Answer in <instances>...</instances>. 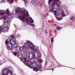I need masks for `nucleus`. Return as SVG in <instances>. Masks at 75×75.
Returning <instances> with one entry per match:
<instances>
[{
    "mask_svg": "<svg viewBox=\"0 0 75 75\" xmlns=\"http://www.w3.org/2000/svg\"><path fill=\"white\" fill-rule=\"evenodd\" d=\"M26 44L25 43L24 45L23 46V47L24 48L22 49L21 51L23 52L24 54H26L27 52V50L25 49H27L28 48V47L29 48H31L32 50V51L34 52L37 51L39 50V47L38 46H35L33 44V43H31L29 41H26Z\"/></svg>",
    "mask_w": 75,
    "mask_h": 75,
    "instance_id": "nucleus-1",
    "label": "nucleus"
},
{
    "mask_svg": "<svg viewBox=\"0 0 75 75\" xmlns=\"http://www.w3.org/2000/svg\"><path fill=\"white\" fill-rule=\"evenodd\" d=\"M16 10L15 14L18 13H19V15L22 14L21 16H20L19 17V19L21 20V21H24V19L26 17V16L27 17L29 16L28 11L25 10V9L22 8L21 10V8L18 7L16 8Z\"/></svg>",
    "mask_w": 75,
    "mask_h": 75,
    "instance_id": "nucleus-2",
    "label": "nucleus"
},
{
    "mask_svg": "<svg viewBox=\"0 0 75 75\" xmlns=\"http://www.w3.org/2000/svg\"><path fill=\"white\" fill-rule=\"evenodd\" d=\"M9 41L11 43L8 44L9 42L7 40H6L5 41V44L7 45V48L8 50H12L13 45H14V47L15 48L18 47V44L16 43V40H14L13 39H10Z\"/></svg>",
    "mask_w": 75,
    "mask_h": 75,
    "instance_id": "nucleus-3",
    "label": "nucleus"
},
{
    "mask_svg": "<svg viewBox=\"0 0 75 75\" xmlns=\"http://www.w3.org/2000/svg\"><path fill=\"white\" fill-rule=\"evenodd\" d=\"M28 58L30 59V61L29 60H26L25 59L22 58L21 59V62H23V63L27 66H34V65H35V63H32L31 62H32V61L33 60L34 61V59H32V57H30V55L29 54H28Z\"/></svg>",
    "mask_w": 75,
    "mask_h": 75,
    "instance_id": "nucleus-4",
    "label": "nucleus"
},
{
    "mask_svg": "<svg viewBox=\"0 0 75 75\" xmlns=\"http://www.w3.org/2000/svg\"><path fill=\"white\" fill-rule=\"evenodd\" d=\"M13 71V68L12 67L5 68L2 70V74L0 75H11Z\"/></svg>",
    "mask_w": 75,
    "mask_h": 75,
    "instance_id": "nucleus-5",
    "label": "nucleus"
},
{
    "mask_svg": "<svg viewBox=\"0 0 75 75\" xmlns=\"http://www.w3.org/2000/svg\"><path fill=\"white\" fill-rule=\"evenodd\" d=\"M3 21L5 22L4 24V27H7L8 25H9L11 23V20L9 21V18L8 17L6 16L5 15L3 16Z\"/></svg>",
    "mask_w": 75,
    "mask_h": 75,
    "instance_id": "nucleus-6",
    "label": "nucleus"
},
{
    "mask_svg": "<svg viewBox=\"0 0 75 75\" xmlns=\"http://www.w3.org/2000/svg\"><path fill=\"white\" fill-rule=\"evenodd\" d=\"M28 67L31 69H33V71H35V72H37V71H42V70H43L42 66H28Z\"/></svg>",
    "mask_w": 75,
    "mask_h": 75,
    "instance_id": "nucleus-7",
    "label": "nucleus"
},
{
    "mask_svg": "<svg viewBox=\"0 0 75 75\" xmlns=\"http://www.w3.org/2000/svg\"><path fill=\"white\" fill-rule=\"evenodd\" d=\"M54 0H49L48 4H50V2ZM61 3V2L59 0H56V5L54 7L55 9H57L59 7V4H60Z\"/></svg>",
    "mask_w": 75,
    "mask_h": 75,
    "instance_id": "nucleus-8",
    "label": "nucleus"
},
{
    "mask_svg": "<svg viewBox=\"0 0 75 75\" xmlns=\"http://www.w3.org/2000/svg\"><path fill=\"white\" fill-rule=\"evenodd\" d=\"M33 58H35V59H37V57H38V54L37 52H35L32 55Z\"/></svg>",
    "mask_w": 75,
    "mask_h": 75,
    "instance_id": "nucleus-9",
    "label": "nucleus"
},
{
    "mask_svg": "<svg viewBox=\"0 0 75 75\" xmlns=\"http://www.w3.org/2000/svg\"><path fill=\"white\" fill-rule=\"evenodd\" d=\"M31 2L32 3H36L37 4H39L40 1H39V0H32L31 1Z\"/></svg>",
    "mask_w": 75,
    "mask_h": 75,
    "instance_id": "nucleus-10",
    "label": "nucleus"
},
{
    "mask_svg": "<svg viewBox=\"0 0 75 75\" xmlns=\"http://www.w3.org/2000/svg\"><path fill=\"white\" fill-rule=\"evenodd\" d=\"M8 18H9V21H10V20H11V19H10V18H12L13 16H14V15L13 13H10V14H8Z\"/></svg>",
    "mask_w": 75,
    "mask_h": 75,
    "instance_id": "nucleus-11",
    "label": "nucleus"
},
{
    "mask_svg": "<svg viewBox=\"0 0 75 75\" xmlns=\"http://www.w3.org/2000/svg\"><path fill=\"white\" fill-rule=\"evenodd\" d=\"M43 61V60L41 59H40L38 60V62L39 63V64H38L39 66H42L41 63H42Z\"/></svg>",
    "mask_w": 75,
    "mask_h": 75,
    "instance_id": "nucleus-12",
    "label": "nucleus"
},
{
    "mask_svg": "<svg viewBox=\"0 0 75 75\" xmlns=\"http://www.w3.org/2000/svg\"><path fill=\"white\" fill-rule=\"evenodd\" d=\"M8 30V28L6 27L5 28L3 29L2 32L3 33H5L6 31H7Z\"/></svg>",
    "mask_w": 75,
    "mask_h": 75,
    "instance_id": "nucleus-13",
    "label": "nucleus"
},
{
    "mask_svg": "<svg viewBox=\"0 0 75 75\" xmlns=\"http://www.w3.org/2000/svg\"><path fill=\"white\" fill-rule=\"evenodd\" d=\"M17 57L20 59V58H21L23 57V56H22L21 54H19L17 55Z\"/></svg>",
    "mask_w": 75,
    "mask_h": 75,
    "instance_id": "nucleus-14",
    "label": "nucleus"
},
{
    "mask_svg": "<svg viewBox=\"0 0 75 75\" xmlns=\"http://www.w3.org/2000/svg\"><path fill=\"white\" fill-rule=\"evenodd\" d=\"M49 9L50 12H52L53 10H54V8L51 6V7L49 8Z\"/></svg>",
    "mask_w": 75,
    "mask_h": 75,
    "instance_id": "nucleus-15",
    "label": "nucleus"
},
{
    "mask_svg": "<svg viewBox=\"0 0 75 75\" xmlns=\"http://www.w3.org/2000/svg\"><path fill=\"white\" fill-rule=\"evenodd\" d=\"M22 47H19L18 46L16 48V49L18 51H20L21 50H22Z\"/></svg>",
    "mask_w": 75,
    "mask_h": 75,
    "instance_id": "nucleus-16",
    "label": "nucleus"
},
{
    "mask_svg": "<svg viewBox=\"0 0 75 75\" xmlns=\"http://www.w3.org/2000/svg\"><path fill=\"white\" fill-rule=\"evenodd\" d=\"M4 11H0V16H1L3 15V14H4Z\"/></svg>",
    "mask_w": 75,
    "mask_h": 75,
    "instance_id": "nucleus-17",
    "label": "nucleus"
},
{
    "mask_svg": "<svg viewBox=\"0 0 75 75\" xmlns=\"http://www.w3.org/2000/svg\"><path fill=\"white\" fill-rule=\"evenodd\" d=\"M29 22H30V23H34V21L31 17H30Z\"/></svg>",
    "mask_w": 75,
    "mask_h": 75,
    "instance_id": "nucleus-18",
    "label": "nucleus"
},
{
    "mask_svg": "<svg viewBox=\"0 0 75 75\" xmlns=\"http://www.w3.org/2000/svg\"><path fill=\"white\" fill-rule=\"evenodd\" d=\"M3 27L2 26H0V31H3Z\"/></svg>",
    "mask_w": 75,
    "mask_h": 75,
    "instance_id": "nucleus-19",
    "label": "nucleus"
},
{
    "mask_svg": "<svg viewBox=\"0 0 75 75\" xmlns=\"http://www.w3.org/2000/svg\"><path fill=\"white\" fill-rule=\"evenodd\" d=\"M57 30H61V29H62V27H60L59 26H57L56 27Z\"/></svg>",
    "mask_w": 75,
    "mask_h": 75,
    "instance_id": "nucleus-20",
    "label": "nucleus"
},
{
    "mask_svg": "<svg viewBox=\"0 0 75 75\" xmlns=\"http://www.w3.org/2000/svg\"><path fill=\"white\" fill-rule=\"evenodd\" d=\"M13 54L14 55V56H16V55H17V54H18V52H12Z\"/></svg>",
    "mask_w": 75,
    "mask_h": 75,
    "instance_id": "nucleus-21",
    "label": "nucleus"
},
{
    "mask_svg": "<svg viewBox=\"0 0 75 75\" xmlns=\"http://www.w3.org/2000/svg\"><path fill=\"white\" fill-rule=\"evenodd\" d=\"M11 38H13V39H11L10 40H11L12 39H13L14 40H16L15 38H14V36L13 35H12L11 36Z\"/></svg>",
    "mask_w": 75,
    "mask_h": 75,
    "instance_id": "nucleus-22",
    "label": "nucleus"
},
{
    "mask_svg": "<svg viewBox=\"0 0 75 75\" xmlns=\"http://www.w3.org/2000/svg\"><path fill=\"white\" fill-rule=\"evenodd\" d=\"M57 19V20H62V18H58V17H56Z\"/></svg>",
    "mask_w": 75,
    "mask_h": 75,
    "instance_id": "nucleus-23",
    "label": "nucleus"
},
{
    "mask_svg": "<svg viewBox=\"0 0 75 75\" xmlns=\"http://www.w3.org/2000/svg\"><path fill=\"white\" fill-rule=\"evenodd\" d=\"M57 11H56V10H54V14L55 15V16H57Z\"/></svg>",
    "mask_w": 75,
    "mask_h": 75,
    "instance_id": "nucleus-24",
    "label": "nucleus"
},
{
    "mask_svg": "<svg viewBox=\"0 0 75 75\" xmlns=\"http://www.w3.org/2000/svg\"><path fill=\"white\" fill-rule=\"evenodd\" d=\"M10 13V11L8 10V9H7L6 11V14H8Z\"/></svg>",
    "mask_w": 75,
    "mask_h": 75,
    "instance_id": "nucleus-25",
    "label": "nucleus"
},
{
    "mask_svg": "<svg viewBox=\"0 0 75 75\" xmlns=\"http://www.w3.org/2000/svg\"><path fill=\"white\" fill-rule=\"evenodd\" d=\"M23 1L25 3V5H26L27 4H28V1H27L26 0H24Z\"/></svg>",
    "mask_w": 75,
    "mask_h": 75,
    "instance_id": "nucleus-26",
    "label": "nucleus"
},
{
    "mask_svg": "<svg viewBox=\"0 0 75 75\" xmlns=\"http://www.w3.org/2000/svg\"><path fill=\"white\" fill-rule=\"evenodd\" d=\"M25 21L27 23H29V21L28 20V18H26L25 19Z\"/></svg>",
    "mask_w": 75,
    "mask_h": 75,
    "instance_id": "nucleus-27",
    "label": "nucleus"
},
{
    "mask_svg": "<svg viewBox=\"0 0 75 75\" xmlns=\"http://www.w3.org/2000/svg\"><path fill=\"white\" fill-rule=\"evenodd\" d=\"M13 2H14V0H11L10 1L9 3H10V4H13Z\"/></svg>",
    "mask_w": 75,
    "mask_h": 75,
    "instance_id": "nucleus-28",
    "label": "nucleus"
},
{
    "mask_svg": "<svg viewBox=\"0 0 75 75\" xmlns=\"http://www.w3.org/2000/svg\"><path fill=\"white\" fill-rule=\"evenodd\" d=\"M29 25H32V27H34L35 26V25L34 24H29Z\"/></svg>",
    "mask_w": 75,
    "mask_h": 75,
    "instance_id": "nucleus-29",
    "label": "nucleus"
},
{
    "mask_svg": "<svg viewBox=\"0 0 75 75\" xmlns=\"http://www.w3.org/2000/svg\"><path fill=\"white\" fill-rule=\"evenodd\" d=\"M54 41V38L52 37V38L51 40V42L52 43L53 42V41Z\"/></svg>",
    "mask_w": 75,
    "mask_h": 75,
    "instance_id": "nucleus-30",
    "label": "nucleus"
},
{
    "mask_svg": "<svg viewBox=\"0 0 75 75\" xmlns=\"http://www.w3.org/2000/svg\"><path fill=\"white\" fill-rule=\"evenodd\" d=\"M62 15L63 17H65V13H64V12L62 13Z\"/></svg>",
    "mask_w": 75,
    "mask_h": 75,
    "instance_id": "nucleus-31",
    "label": "nucleus"
},
{
    "mask_svg": "<svg viewBox=\"0 0 75 75\" xmlns=\"http://www.w3.org/2000/svg\"><path fill=\"white\" fill-rule=\"evenodd\" d=\"M70 19L71 20L73 21V20H74V18L72 16L70 18Z\"/></svg>",
    "mask_w": 75,
    "mask_h": 75,
    "instance_id": "nucleus-32",
    "label": "nucleus"
},
{
    "mask_svg": "<svg viewBox=\"0 0 75 75\" xmlns=\"http://www.w3.org/2000/svg\"><path fill=\"white\" fill-rule=\"evenodd\" d=\"M16 36L17 38H19L20 35H19L17 34L16 35Z\"/></svg>",
    "mask_w": 75,
    "mask_h": 75,
    "instance_id": "nucleus-33",
    "label": "nucleus"
},
{
    "mask_svg": "<svg viewBox=\"0 0 75 75\" xmlns=\"http://www.w3.org/2000/svg\"><path fill=\"white\" fill-rule=\"evenodd\" d=\"M5 1L6 0H2V1H1V3H2V2H5Z\"/></svg>",
    "mask_w": 75,
    "mask_h": 75,
    "instance_id": "nucleus-34",
    "label": "nucleus"
},
{
    "mask_svg": "<svg viewBox=\"0 0 75 75\" xmlns=\"http://www.w3.org/2000/svg\"><path fill=\"white\" fill-rule=\"evenodd\" d=\"M43 17L45 18H46V17H47V16L46 15H44L43 16Z\"/></svg>",
    "mask_w": 75,
    "mask_h": 75,
    "instance_id": "nucleus-35",
    "label": "nucleus"
},
{
    "mask_svg": "<svg viewBox=\"0 0 75 75\" xmlns=\"http://www.w3.org/2000/svg\"><path fill=\"white\" fill-rule=\"evenodd\" d=\"M45 34H47V30H45Z\"/></svg>",
    "mask_w": 75,
    "mask_h": 75,
    "instance_id": "nucleus-36",
    "label": "nucleus"
},
{
    "mask_svg": "<svg viewBox=\"0 0 75 75\" xmlns=\"http://www.w3.org/2000/svg\"><path fill=\"white\" fill-rule=\"evenodd\" d=\"M46 65H47V64H48V62H47L46 63Z\"/></svg>",
    "mask_w": 75,
    "mask_h": 75,
    "instance_id": "nucleus-37",
    "label": "nucleus"
},
{
    "mask_svg": "<svg viewBox=\"0 0 75 75\" xmlns=\"http://www.w3.org/2000/svg\"><path fill=\"white\" fill-rule=\"evenodd\" d=\"M52 69V71H54V69Z\"/></svg>",
    "mask_w": 75,
    "mask_h": 75,
    "instance_id": "nucleus-38",
    "label": "nucleus"
},
{
    "mask_svg": "<svg viewBox=\"0 0 75 75\" xmlns=\"http://www.w3.org/2000/svg\"><path fill=\"white\" fill-rule=\"evenodd\" d=\"M3 64V63H2V64H0V65H1V64Z\"/></svg>",
    "mask_w": 75,
    "mask_h": 75,
    "instance_id": "nucleus-39",
    "label": "nucleus"
},
{
    "mask_svg": "<svg viewBox=\"0 0 75 75\" xmlns=\"http://www.w3.org/2000/svg\"><path fill=\"white\" fill-rule=\"evenodd\" d=\"M10 0H7V1H9Z\"/></svg>",
    "mask_w": 75,
    "mask_h": 75,
    "instance_id": "nucleus-40",
    "label": "nucleus"
},
{
    "mask_svg": "<svg viewBox=\"0 0 75 75\" xmlns=\"http://www.w3.org/2000/svg\"><path fill=\"white\" fill-rule=\"evenodd\" d=\"M13 75H16V74H13Z\"/></svg>",
    "mask_w": 75,
    "mask_h": 75,
    "instance_id": "nucleus-41",
    "label": "nucleus"
},
{
    "mask_svg": "<svg viewBox=\"0 0 75 75\" xmlns=\"http://www.w3.org/2000/svg\"><path fill=\"white\" fill-rule=\"evenodd\" d=\"M74 19H75V16L74 17Z\"/></svg>",
    "mask_w": 75,
    "mask_h": 75,
    "instance_id": "nucleus-42",
    "label": "nucleus"
},
{
    "mask_svg": "<svg viewBox=\"0 0 75 75\" xmlns=\"http://www.w3.org/2000/svg\"><path fill=\"white\" fill-rule=\"evenodd\" d=\"M58 10H59V8H58Z\"/></svg>",
    "mask_w": 75,
    "mask_h": 75,
    "instance_id": "nucleus-43",
    "label": "nucleus"
},
{
    "mask_svg": "<svg viewBox=\"0 0 75 75\" xmlns=\"http://www.w3.org/2000/svg\"><path fill=\"white\" fill-rule=\"evenodd\" d=\"M40 58L41 57V56H40Z\"/></svg>",
    "mask_w": 75,
    "mask_h": 75,
    "instance_id": "nucleus-44",
    "label": "nucleus"
}]
</instances>
